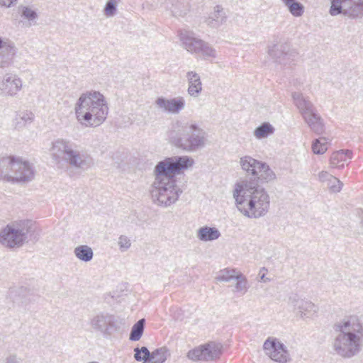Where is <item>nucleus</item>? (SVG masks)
<instances>
[{
    "label": "nucleus",
    "instance_id": "nucleus-1",
    "mask_svg": "<svg viewBox=\"0 0 363 363\" xmlns=\"http://www.w3.org/2000/svg\"><path fill=\"white\" fill-rule=\"evenodd\" d=\"M194 164L189 156H174L159 162L154 169L155 180L151 186V195L155 203L168 207L176 203L182 193L177 184L175 175Z\"/></svg>",
    "mask_w": 363,
    "mask_h": 363
},
{
    "label": "nucleus",
    "instance_id": "nucleus-2",
    "mask_svg": "<svg viewBox=\"0 0 363 363\" xmlns=\"http://www.w3.org/2000/svg\"><path fill=\"white\" fill-rule=\"evenodd\" d=\"M233 198L238 209L250 218L262 217L269 208V196L255 179L237 183L233 190Z\"/></svg>",
    "mask_w": 363,
    "mask_h": 363
},
{
    "label": "nucleus",
    "instance_id": "nucleus-3",
    "mask_svg": "<svg viewBox=\"0 0 363 363\" xmlns=\"http://www.w3.org/2000/svg\"><path fill=\"white\" fill-rule=\"evenodd\" d=\"M337 333L333 342L335 353L342 358L357 355L362 347L363 326L357 316H350L334 325Z\"/></svg>",
    "mask_w": 363,
    "mask_h": 363
},
{
    "label": "nucleus",
    "instance_id": "nucleus-4",
    "mask_svg": "<svg viewBox=\"0 0 363 363\" xmlns=\"http://www.w3.org/2000/svg\"><path fill=\"white\" fill-rule=\"evenodd\" d=\"M77 120L86 127H97L106 120L108 107L100 92L91 91L80 95L74 105Z\"/></svg>",
    "mask_w": 363,
    "mask_h": 363
},
{
    "label": "nucleus",
    "instance_id": "nucleus-5",
    "mask_svg": "<svg viewBox=\"0 0 363 363\" xmlns=\"http://www.w3.org/2000/svg\"><path fill=\"white\" fill-rule=\"evenodd\" d=\"M170 139L177 148L194 152L206 146L207 133L195 123L177 120L172 125Z\"/></svg>",
    "mask_w": 363,
    "mask_h": 363
},
{
    "label": "nucleus",
    "instance_id": "nucleus-6",
    "mask_svg": "<svg viewBox=\"0 0 363 363\" xmlns=\"http://www.w3.org/2000/svg\"><path fill=\"white\" fill-rule=\"evenodd\" d=\"M50 152L56 162L62 159L71 167L82 172H86L94 165V160L87 151L67 140L57 139L53 141Z\"/></svg>",
    "mask_w": 363,
    "mask_h": 363
},
{
    "label": "nucleus",
    "instance_id": "nucleus-7",
    "mask_svg": "<svg viewBox=\"0 0 363 363\" xmlns=\"http://www.w3.org/2000/svg\"><path fill=\"white\" fill-rule=\"evenodd\" d=\"M31 227L32 223L29 220H20L9 224L0 233V242L8 247H18L27 239Z\"/></svg>",
    "mask_w": 363,
    "mask_h": 363
},
{
    "label": "nucleus",
    "instance_id": "nucleus-8",
    "mask_svg": "<svg viewBox=\"0 0 363 363\" xmlns=\"http://www.w3.org/2000/svg\"><path fill=\"white\" fill-rule=\"evenodd\" d=\"M89 325L94 332L106 339L110 338L119 330L114 315L106 313L94 315L89 320Z\"/></svg>",
    "mask_w": 363,
    "mask_h": 363
},
{
    "label": "nucleus",
    "instance_id": "nucleus-9",
    "mask_svg": "<svg viewBox=\"0 0 363 363\" xmlns=\"http://www.w3.org/2000/svg\"><path fill=\"white\" fill-rule=\"evenodd\" d=\"M331 16L342 14L352 18L363 16V0H332L329 11Z\"/></svg>",
    "mask_w": 363,
    "mask_h": 363
},
{
    "label": "nucleus",
    "instance_id": "nucleus-10",
    "mask_svg": "<svg viewBox=\"0 0 363 363\" xmlns=\"http://www.w3.org/2000/svg\"><path fill=\"white\" fill-rule=\"evenodd\" d=\"M221 353L222 345L210 342L189 350L187 357L192 361H214L220 357Z\"/></svg>",
    "mask_w": 363,
    "mask_h": 363
},
{
    "label": "nucleus",
    "instance_id": "nucleus-11",
    "mask_svg": "<svg viewBox=\"0 0 363 363\" xmlns=\"http://www.w3.org/2000/svg\"><path fill=\"white\" fill-rule=\"evenodd\" d=\"M263 348L266 354L275 362L286 363L290 359L286 346L276 338H268Z\"/></svg>",
    "mask_w": 363,
    "mask_h": 363
},
{
    "label": "nucleus",
    "instance_id": "nucleus-12",
    "mask_svg": "<svg viewBox=\"0 0 363 363\" xmlns=\"http://www.w3.org/2000/svg\"><path fill=\"white\" fill-rule=\"evenodd\" d=\"M23 88L22 79L16 74L6 73L0 78V96L14 97Z\"/></svg>",
    "mask_w": 363,
    "mask_h": 363
},
{
    "label": "nucleus",
    "instance_id": "nucleus-13",
    "mask_svg": "<svg viewBox=\"0 0 363 363\" xmlns=\"http://www.w3.org/2000/svg\"><path fill=\"white\" fill-rule=\"evenodd\" d=\"M11 182H26L33 178V170L30 164L12 157L11 164Z\"/></svg>",
    "mask_w": 363,
    "mask_h": 363
},
{
    "label": "nucleus",
    "instance_id": "nucleus-14",
    "mask_svg": "<svg viewBox=\"0 0 363 363\" xmlns=\"http://www.w3.org/2000/svg\"><path fill=\"white\" fill-rule=\"evenodd\" d=\"M289 303L296 315L303 320L312 318L318 311V306L313 303L297 295L290 297Z\"/></svg>",
    "mask_w": 363,
    "mask_h": 363
},
{
    "label": "nucleus",
    "instance_id": "nucleus-15",
    "mask_svg": "<svg viewBox=\"0 0 363 363\" xmlns=\"http://www.w3.org/2000/svg\"><path fill=\"white\" fill-rule=\"evenodd\" d=\"M155 104L162 112L176 115L184 109L186 101L181 96L169 99L160 96L155 100Z\"/></svg>",
    "mask_w": 363,
    "mask_h": 363
},
{
    "label": "nucleus",
    "instance_id": "nucleus-16",
    "mask_svg": "<svg viewBox=\"0 0 363 363\" xmlns=\"http://www.w3.org/2000/svg\"><path fill=\"white\" fill-rule=\"evenodd\" d=\"M16 52L17 48L11 40L6 37H0V68L10 67Z\"/></svg>",
    "mask_w": 363,
    "mask_h": 363
},
{
    "label": "nucleus",
    "instance_id": "nucleus-17",
    "mask_svg": "<svg viewBox=\"0 0 363 363\" xmlns=\"http://www.w3.org/2000/svg\"><path fill=\"white\" fill-rule=\"evenodd\" d=\"M178 36L185 50L191 53H199L203 40L197 38L193 31L186 29L179 30Z\"/></svg>",
    "mask_w": 363,
    "mask_h": 363
},
{
    "label": "nucleus",
    "instance_id": "nucleus-18",
    "mask_svg": "<svg viewBox=\"0 0 363 363\" xmlns=\"http://www.w3.org/2000/svg\"><path fill=\"white\" fill-rule=\"evenodd\" d=\"M18 11L21 17L20 23L24 28H30L36 25L38 19V9L33 6L20 5Z\"/></svg>",
    "mask_w": 363,
    "mask_h": 363
},
{
    "label": "nucleus",
    "instance_id": "nucleus-19",
    "mask_svg": "<svg viewBox=\"0 0 363 363\" xmlns=\"http://www.w3.org/2000/svg\"><path fill=\"white\" fill-rule=\"evenodd\" d=\"M186 79L188 82V94L194 98L199 97L203 89L199 74L196 72L189 71L186 73Z\"/></svg>",
    "mask_w": 363,
    "mask_h": 363
},
{
    "label": "nucleus",
    "instance_id": "nucleus-20",
    "mask_svg": "<svg viewBox=\"0 0 363 363\" xmlns=\"http://www.w3.org/2000/svg\"><path fill=\"white\" fill-rule=\"evenodd\" d=\"M291 96L294 105L298 109L302 117L315 110V108L311 101L304 97L301 93L293 92Z\"/></svg>",
    "mask_w": 363,
    "mask_h": 363
},
{
    "label": "nucleus",
    "instance_id": "nucleus-21",
    "mask_svg": "<svg viewBox=\"0 0 363 363\" xmlns=\"http://www.w3.org/2000/svg\"><path fill=\"white\" fill-rule=\"evenodd\" d=\"M165 7L170 10L174 16H184L190 10L188 0H167L165 2Z\"/></svg>",
    "mask_w": 363,
    "mask_h": 363
},
{
    "label": "nucleus",
    "instance_id": "nucleus-22",
    "mask_svg": "<svg viewBox=\"0 0 363 363\" xmlns=\"http://www.w3.org/2000/svg\"><path fill=\"white\" fill-rule=\"evenodd\" d=\"M303 118L310 129L315 133L319 135L323 132V121L316 110L303 116Z\"/></svg>",
    "mask_w": 363,
    "mask_h": 363
},
{
    "label": "nucleus",
    "instance_id": "nucleus-23",
    "mask_svg": "<svg viewBox=\"0 0 363 363\" xmlns=\"http://www.w3.org/2000/svg\"><path fill=\"white\" fill-rule=\"evenodd\" d=\"M226 21V15L223 9L220 6L214 7L208 16L206 18L205 23L211 28H216L220 27Z\"/></svg>",
    "mask_w": 363,
    "mask_h": 363
},
{
    "label": "nucleus",
    "instance_id": "nucleus-24",
    "mask_svg": "<svg viewBox=\"0 0 363 363\" xmlns=\"http://www.w3.org/2000/svg\"><path fill=\"white\" fill-rule=\"evenodd\" d=\"M221 236L220 230L216 227L204 225L196 231V238L202 242H211Z\"/></svg>",
    "mask_w": 363,
    "mask_h": 363
},
{
    "label": "nucleus",
    "instance_id": "nucleus-25",
    "mask_svg": "<svg viewBox=\"0 0 363 363\" xmlns=\"http://www.w3.org/2000/svg\"><path fill=\"white\" fill-rule=\"evenodd\" d=\"M352 152L350 150H340L333 152L330 157V164L333 168H341L352 159Z\"/></svg>",
    "mask_w": 363,
    "mask_h": 363
},
{
    "label": "nucleus",
    "instance_id": "nucleus-26",
    "mask_svg": "<svg viewBox=\"0 0 363 363\" xmlns=\"http://www.w3.org/2000/svg\"><path fill=\"white\" fill-rule=\"evenodd\" d=\"M260 163L261 161L257 160L248 155L242 157L240 159V164L242 169L254 177H255L259 170Z\"/></svg>",
    "mask_w": 363,
    "mask_h": 363
},
{
    "label": "nucleus",
    "instance_id": "nucleus-27",
    "mask_svg": "<svg viewBox=\"0 0 363 363\" xmlns=\"http://www.w3.org/2000/svg\"><path fill=\"white\" fill-rule=\"evenodd\" d=\"M259 167V170L255 175L257 179L264 182H269L275 179V173L267 163L261 161Z\"/></svg>",
    "mask_w": 363,
    "mask_h": 363
},
{
    "label": "nucleus",
    "instance_id": "nucleus-28",
    "mask_svg": "<svg viewBox=\"0 0 363 363\" xmlns=\"http://www.w3.org/2000/svg\"><path fill=\"white\" fill-rule=\"evenodd\" d=\"M283 4L286 7L289 12L294 17L298 18L303 16L305 8L304 6L296 0H281Z\"/></svg>",
    "mask_w": 363,
    "mask_h": 363
},
{
    "label": "nucleus",
    "instance_id": "nucleus-29",
    "mask_svg": "<svg viewBox=\"0 0 363 363\" xmlns=\"http://www.w3.org/2000/svg\"><path fill=\"white\" fill-rule=\"evenodd\" d=\"M11 164H12V157H3L0 158V180L11 181Z\"/></svg>",
    "mask_w": 363,
    "mask_h": 363
},
{
    "label": "nucleus",
    "instance_id": "nucleus-30",
    "mask_svg": "<svg viewBox=\"0 0 363 363\" xmlns=\"http://www.w3.org/2000/svg\"><path fill=\"white\" fill-rule=\"evenodd\" d=\"M35 116L31 111H24L19 112L15 118V128L20 129L28 124H30L34 120Z\"/></svg>",
    "mask_w": 363,
    "mask_h": 363
},
{
    "label": "nucleus",
    "instance_id": "nucleus-31",
    "mask_svg": "<svg viewBox=\"0 0 363 363\" xmlns=\"http://www.w3.org/2000/svg\"><path fill=\"white\" fill-rule=\"evenodd\" d=\"M74 254L77 258L85 262L91 261L94 256L92 249L86 245L76 247L74 250Z\"/></svg>",
    "mask_w": 363,
    "mask_h": 363
},
{
    "label": "nucleus",
    "instance_id": "nucleus-32",
    "mask_svg": "<svg viewBox=\"0 0 363 363\" xmlns=\"http://www.w3.org/2000/svg\"><path fill=\"white\" fill-rule=\"evenodd\" d=\"M274 128L269 123H263L255 128L254 135L257 139L267 138L274 133Z\"/></svg>",
    "mask_w": 363,
    "mask_h": 363
},
{
    "label": "nucleus",
    "instance_id": "nucleus-33",
    "mask_svg": "<svg viewBox=\"0 0 363 363\" xmlns=\"http://www.w3.org/2000/svg\"><path fill=\"white\" fill-rule=\"evenodd\" d=\"M329 139L325 137H320L313 140L312 143V150L315 155H322L325 153L328 147Z\"/></svg>",
    "mask_w": 363,
    "mask_h": 363
},
{
    "label": "nucleus",
    "instance_id": "nucleus-34",
    "mask_svg": "<svg viewBox=\"0 0 363 363\" xmlns=\"http://www.w3.org/2000/svg\"><path fill=\"white\" fill-rule=\"evenodd\" d=\"M145 320L142 318L133 325L130 333V340L132 341H138L143 335L145 328Z\"/></svg>",
    "mask_w": 363,
    "mask_h": 363
},
{
    "label": "nucleus",
    "instance_id": "nucleus-35",
    "mask_svg": "<svg viewBox=\"0 0 363 363\" xmlns=\"http://www.w3.org/2000/svg\"><path fill=\"white\" fill-rule=\"evenodd\" d=\"M233 281H235V289L233 292L245 294L247 291V281L246 277L242 274L238 273Z\"/></svg>",
    "mask_w": 363,
    "mask_h": 363
},
{
    "label": "nucleus",
    "instance_id": "nucleus-36",
    "mask_svg": "<svg viewBox=\"0 0 363 363\" xmlns=\"http://www.w3.org/2000/svg\"><path fill=\"white\" fill-rule=\"evenodd\" d=\"M237 274L235 269H225L219 272L216 279L218 281L229 282L235 279Z\"/></svg>",
    "mask_w": 363,
    "mask_h": 363
},
{
    "label": "nucleus",
    "instance_id": "nucleus-37",
    "mask_svg": "<svg viewBox=\"0 0 363 363\" xmlns=\"http://www.w3.org/2000/svg\"><path fill=\"white\" fill-rule=\"evenodd\" d=\"M167 349L160 347L152 352L151 358L155 363H164L167 359Z\"/></svg>",
    "mask_w": 363,
    "mask_h": 363
},
{
    "label": "nucleus",
    "instance_id": "nucleus-38",
    "mask_svg": "<svg viewBox=\"0 0 363 363\" xmlns=\"http://www.w3.org/2000/svg\"><path fill=\"white\" fill-rule=\"evenodd\" d=\"M200 48L199 54L203 55V57H216V50L208 43L203 40Z\"/></svg>",
    "mask_w": 363,
    "mask_h": 363
},
{
    "label": "nucleus",
    "instance_id": "nucleus-39",
    "mask_svg": "<svg viewBox=\"0 0 363 363\" xmlns=\"http://www.w3.org/2000/svg\"><path fill=\"white\" fill-rule=\"evenodd\" d=\"M119 1L120 0H108L104 10V15L107 17L113 16L116 14V6Z\"/></svg>",
    "mask_w": 363,
    "mask_h": 363
},
{
    "label": "nucleus",
    "instance_id": "nucleus-40",
    "mask_svg": "<svg viewBox=\"0 0 363 363\" xmlns=\"http://www.w3.org/2000/svg\"><path fill=\"white\" fill-rule=\"evenodd\" d=\"M118 245L121 252H125L131 246L130 240L125 235H121L118 238Z\"/></svg>",
    "mask_w": 363,
    "mask_h": 363
},
{
    "label": "nucleus",
    "instance_id": "nucleus-41",
    "mask_svg": "<svg viewBox=\"0 0 363 363\" xmlns=\"http://www.w3.org/2000/svg\"><path fill=\"white\" fill-rule=\"evenodd\" d=\"M328 186L332 192L337 193L340 191L342 186V183L337 178L334 177L328 183Z\"/></svg>",
    "mask_w": 363,
    "mask_h": 363
},
{
    "label": "nucleus",
    "instance_id": "nucleus-42",
    "mask_svg": "<svg viewBox=\"0 0 363 363\" xmlns=\"http://www.w3.org/2000/svg\"><path fill=\"white\" fill-rule=\"evenodd\" d=\"M281 45H273L272 46L269 47L268 49V54L269 56H271L274 59H277L279 57V55H278L277 52L281 51Z\"/></svg>",
    "mask_w": 363,
    "mask_h": 363
},
{
    "label": "nucleus",
    "instance_id": "nucleus-43",
    "mask_svg": "<svg viewBox=\"0 0 363 363\" xmlns=\"http://www.w3.org/2000/svg\"><path fill=\"white\" fill-rule=\"evenodd\" d=\"M334 177L328 173L326 171H322L318 174V179L320 182H328V183Z\"/></svg>",
    "mask_w": 363,
    "mask_h": 363
},
{
    "label": "nucleus",
    "instance_id": "nucleus-44",
    "mask_svg": "<svg viewBox=\"0 0 363 363\" xmlns=\"http://www.w3.org/2000/svg\"><path fill=\"white\" fill-rule=\"evenodd\" d=\"M18 0H0V5L9 8L14 6Z\"/></svg>",
    "mask_w": 363,
    "mask_h": 363
},
{
    "label": "nucleus",
    "instance_id": "nucleus-45",
    "mask_svg": "<svg viewBox=\"0 0 363 363\" xmlns=\"http://www.w3.org/2000/svg\"><path fill=\"white\" fill-rule=\"evenodd\" d=\"M140 351L141 354H143V356L145 357V359H148L151 358L152 353L150 352L146 347H142L140 349Z\"/></svg>",
    "mask_w": 363,
    "mask_h": 363
},
{
    "label": "nucleus",
    "instance_id": "nucleus-46",
    "mask_svg": "<svg viewBox=\"0 0 363 363\" xmlns=\"http://www.w3.org/2000/svg\"><path fill=\"white\" fill-rule=\"evenodd\" d=\"M135 354L134 357L137 361H144L145 359L143 356L141 355V352L140 351V348L135 347L134 349Z\"/></svg>",
    "mask_w": 363,
    "mask_h": 363
},
{
    "label": "nucleus",
    "instance_id": "nucleus-47",
    "mask_svg": "<svg viewBox=\"0 0 363 363\" xmlns=\"http://www.w3.org/2000/svg\"><path fill=\"white\" fill-rule=\"evenodd\" d=\"M5 363H19V361L16 355H9L6 359Z\"/></svg>",
    "mask_w": 363,
    "mask_h": 363
},
{
    "label": "nucleus",
    "instance_id": "nucleus-48",
    "mask_svg": "<svg viewBox=\"0 0 363 363\" xmlns=\"http://www.w3.org/2000/svg\"><path fill=\"white\" fill-rule=\"evenodd\" d=\"M260 280L263 282H267L269 281V279L268 278H267L265 277V274H262L261 276H260Z\"/></svg>",
    "mask_w": 363,
    "mask_h": 363
},
{
    "label": "nucleus",
    "instance_id": "nucleus-49",
    "mask_svg": "<svg viewBox=\"0 0 363 363\" xmlns=\"http://www.w3.org/2000/svg\"><path fill=\"white\" fill-rule=\"evenodd\" d=\"M143 363H155L152 359H145Z\"/></svg>",
    "mask_w": 363,
    "mask_h": 363
},
{
    "label": "nucleus",
    "instance_id": "nucleus-50",
    "mask_svg": "<svg viewBox=\"0 0 363 363\" xmlns=\"http://www.w3.org/2000/svg\"><path fill=\"white\" fill-rule=\"evenodd\" d=\"M262 271H266V272H267V269H266V268L263 267V268H262V269H261L260 272H261Z\"/></svg>",
    "mask_w": 363,
    "mask_h": 363
}]
</instances>
